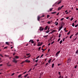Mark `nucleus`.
Here are the masks:
<instances>
[{"label":"nucleus","instance_id":"obj_1","mask_svg":"<svg viewBox=\"0 0 78 78\" xmlns=\"http://www.w3.org/2000/svg\"><path fill=\"white\" fill-rule=\"evenodd\" d=\"M44 16H45L44 15H43V16H42L41 17L39 16H38L37 20H38V21H39L40 18H41V17H44Z\"/></svg>","mask_w":78,"mask_h":78},{"label":"nucleus","instance_id":"obj_2","mask_svg":"<svg viewBox=\"0 0 78 78\" xmlns=\"http://www.w3.org/2000/svg\"><path fill=\"white\" fill-rule=\"evenodd\" d=\"M41 44H40V42H38V45H37V46L39 47V46H41V45H42V44H43V42H41Z\"/></svg>","mask_w":78,"mask_h":78},{"label":"nucleus","instance_id":"obj_3","mask_svg":"<svg viewBox=\"0 0 78 78\" xmlns=\"http://www.w3.org/2000/svg\"><path fill=\"white\" fill-rule=\"evenodd\" d=\"M60 52H61V51H58L56 54L55 55H56V57H57V56H58V54H59V53H60Z\"/></svg>","mask_w":78,"mask_h":78},{"label":"nucleus","instance_id":"obj_4","mask_svg":"<svg viewBox=\"0 0 78 78\" xmlns=\"http://www.w3.org/2000/svg\"><path fill=\"white\" fill-rule=\"evenodd\" d=\"M44 29V28L42 27H40V31H43Z\"/></svg>","mask_w":78,"mask_h":78},{"label":"nucleus","instance_id":"obj_5","mask_svg":"<svg viewBox=\"0 0 78 78\" xmlns=\"http://www.w3.org/2000/svg\"><path fill=\"white\" fill-rule=\"evenodd\" d=\"M13 60L12 61L13 62H15V63H17V61H16V58H13Z\"/></svg>","mask_w":78,"mask_h":78},{"label":"nucleus","instance_id":"obj_6","mask_svg":"<svg viewBox=\"0 0 78 78\" xmlns=\"http://www.w3.org/2000/svg\"><path fill=\"white\" fill-rule=\"evenodd\" d=\"M58 22L55 21V23H54V24H55L56 26H57L58 25Z\"/></svg>","mask_w":78,"mask_h":78},{"label":"nucleus","instance_id":"obj_7","mask_svg":"<svg viewBox=\"0 0 78 78\" xmlns=\"http://www.w3.org/2000/svg\"><path fill=\"white\" fill-rule=\"evenodd\" d=\"M55 32H56V30H52L51 34H52V33H55Z\"/></svg>","mask_w":78,"mask_h":78},{"label":"nucleus","instance_id":"obj_8","mask_svg":"<svg viewBox=\"0 0 78 78\" xmlns=\"http://www.w3.org/2000/svg\"><path fill=\"white\" fill-rule=\"evenodd\" d=\"M25 62H30V60H25Z\"/></svg>","mask_w":78,"mask_h":78},{"label":"nucleus","instance_id":"obj_9","mask_svg":"<svg viewBox=\"0 0 78 78\" xmlns=\"http://www.w3.org/2000/svg\"><path fill=\"white\" fill-rule=\"evenodd\" d=\"M9 64V62L6 63V64L7 65L8 67H9V66H11V65Z\"/></svg>","mask_w":78,"mask_h":78},{"label":"nucleus","instance_id":"obj_10","mask_svg":"<svg viewBox=\"0 0 78 78\" xmlns=\"http://www.w3.org/2000/svg\"><path fill=\"white\" fill-rule=\"evenodd\" d=\"M68 63H70V58H69L67 61Z\"/></svg>","mask_w":78,"mask_h":78},{"label":"nucleus","instance_id":"obj_11","mask_svg":"<svg viewBox=\"0 0 78 78\" xmlns=\"http://www.w3.org/2000/svg\"><path fill=\"white\" fill-rule=\"evenodd\" d=\"M48 28V26H46V27L44 28V30H47V28Z\"/></svg>","mask_w":78,"mask_h":78},{"label":"nucleus","instance_id":"obj_12","mask_svg":"<svg viewBox=\"0 0 78 78\" xmlns=\"http://www.w3.org/2000/svg\"><path fill=\"white\" fill-rule=\"evenodd\" d=\"M61 7H58V11H59V10H60V9H61Z\"/></svg>","mask_w":78,"mask_h":78},{"label":"nucleus","instance_id":"obj_13","mask_svg":"<svg viewBox=\"0 0 78 78\" xmlns=\"http://www.w3.org/2000/svg\"><path fill=\"white\" fill-rule=\"evenodd\" d=\"M48 36V35H44L43 36L44 37V39H46L45 38L46 37H47Z\"/></svg>","mask_w":78,"mask_h":78},{"label":"nucleus","instance_id":"obj_14","mask_svg":"<svg viewBox=\"0 0 78 78\" xmlns=\"http://www.w3.org/2000/svg\"><path fill=\"white\" fill-rule=\"evenodd\" d=\"M56 12H51V14H56Z\"/></svg>","mask_w":78,"mask_h":78},{"label":"nucleus","instance_id":"obj_15","mask_svg":"<svg viewBox=\"0 0 78 78\" xmlns=\"http://www.w3.org/2000/svg\"><path fill=\"white\" fill-rule=\"evenodd\" d=\"M16 59H19V57L18 56H16L15 57Z\"/></svg>","mask_w":78,"mask_h":78},{"label":"nucleus","instance_id":"obj_16","mask_svg":"<svg viewBox=\"0 0 78 78\" xmlns=\"http://www.w3.org/2000/svg\"><path fill=\"white\" fill-rule=\"evenodd\" d=\"M34 42L33 41V40H32L31 41V43L32 44H34Z\"/></svg>","mask_w":78,"mask_h":78},{"label":"nucleus","instance_id":"obj_17","mask_svg":"<svg viewBox=\"0 0 78 78\" xmlns=\"http://www.w3.org/2000/svg\"><path fill=\"white\" fill-rule=\"evenodd\" d=\"M51 59H50L48 61V63H50L51 62Z\"/></svg>","mask_w":78,"mask_h":78},{"label":"nucleus","instance_id":"obj_18","mask_svg":"<svg viewBox=\"0 0 78 78\" xmlns=\"http://www.w3.org/2000/svg\"><path fill=\"white\" fill-rule=\"evenodd\" d=\"M55 65V64L54 63H53L52 65V68H53V67H54V66Z\"/></svg>","mask_w":78,"mask_h":78},{"label":"nucleus","instance_id":"obj_19","mask_svg":"<svg viewBox=\"0 0 78 78\" xmlns=\"http://www.w3.org/2000/svg\"><path fill=\"white\" fill-rule=\"evenodd\" d=\"M62 40H61L60 41V44H62Z\"/></svg>","mask_w":78,"mask_h":78},{"label":"nucleus","instance_id":"obj_20","mask_svg":"<svg viewBox=\"0 0 78 78\" xmlns=\"http://www.w3.org/2000/svg\"><path fill=\"white\" fill-rule=\"evenodd\" d=\"M22 74L19 75L18 76V77L20 78V77H21V76H22Z\"/></svg>","mask_w":78,"mask_h":78},{"label":"nucleus","instance_id":"obj_21","mask_svg":"<svg viewBox=\"0 0 78 78\" xmlns=\"http://www.w3.org/2000/svg\"><path fill=\"white\" fill-rule=\"evenodd\" d=\"M28 74H27L26 75H25L24 76V78H26V77H27V76H28Z\"/></svg>","mask_w":78,"mask_h":78},{"label":"nucleus","instance_id":"obj_22","mask_svg":"<svg viewBox=\"0 0 78 78\" xmlns=\"http://www.w3.org/2000/svg\"><path fill=\"white\" fill-rule=\"evenodd\" d=\"M72 26L73 27H75V23H73Z\"/></svg>","mask_w":78,"mask_h":78},{"label":"nucleus","instance_id":"obj_23","mask_svg":"<svg viewBox=\"0 0 78 78\" xmlns=\"http://www.w3.org/2000/svg\"><path fill=\"white\" fill-rule=\"evenodd\" d=\"M37 64H38V63H37L36 64H35L34 66V67H35V66H37Z\"/></svg>","mask_w":78,"mask_h":78},{"label":"nucleus","instance_id":"obj_24","mask_svg":"<svg viewBox=\"0 0 78 78\" xmlns=\"http://www.w3.org/2000/svg\"><path fill=\"white\" fill-rule=\"evenodd\" d=\"M50 32L49 30H47L46 32V33H48Z\"/></svg>","mask_w":78,"mask_h":78},{"label":"nucleus","instance_id":"obj_25","mask_svg":"<svg viewBox=\"0 0 78 78\" xmlns=\"http://www.w3.org/2000/svg\"><path fill=\"white\" fill-rule=\"evenodd\" d=\"M61 3V1H60L58 3V5H59V4H60V3Z\"/></svg>","mask_w":78,"mask_h":78},{"label":"nucleus","instance_id":"obj_26","mask_svg":"<svg viewBox=\"0 0 78 78\" xmlns=\"http://www.w3.org/2000/svg\"><path fill=\"white\" fill-rule=\"evenodd\" d=\"M76 54H78V49L77 50V51L76 52Z\"/></svg>","mask_w":78,"mask_h":78},{"label":"nucleus","instance_id":"obj_27","mask_svg":"<svg viewBox=\"0 0 78 78\" xmlns=\"http://www.w3.org/2000/svg\"><path fill=\"white\" fill-rule=\"evenodd\" d=\"M31 70H32V68H31L29 70V71L28 72H30L31 71Z\"/></svg>","mask_w":78,"mask_h":78},{"label":"nucleus","instance_id":"obj_28","mask_svg":"<svg viewBox=\"0 0 78 78\" xmlns=\"http://www.w3.org/2000/svg\"><path fill=\"white\" fill-rule=\"evenodd\" d=\"M63 26H61L59 28L60 29H62V27H63Z\"/></svg>","mask_w":78,"mask_h":78},{"label":"nucleus","instance_id":"obj_29","mask_svg":"<svg viewBox=\"0 0 78 78\" xmlns=\"http://www.w3.org/2000/svg\"><path fill=\"white\" fill-rule=\"evenodd\" d=\"M4 49H7L8 48V47H5L4 48Z\"/></svg>","mask_w":78,"mask_h":78},{"label":"nucleus","instance_id":"obj_30","mask_svg":"<svg viewBox=\"0 0 78 78\" xmlns=\"http://www.w3.org/2000/svg\"><path fill=\"white\" fill-rule=\"evenodd\" d=\"M39 57H40V56H38L36 58V59H38V58H39Z\"/></svg>","mask_w":78,"mask_h":78},{"label":"nucleus","instance_id":"obj_31","mask_svg":"<svg viewBox=\"0 0 78 78\" xmlns=\"http://www.w3.org/2000/svg\"><path fill=\"white\" fill-rule=\"evenodd\" d=\"M53 8L50 9L49 10L50 11H52V9H53Z\"/></svg>","mask_w":78,"mask_h":78},{"label":"nucleus","instance_id":"obj_32","mask_svg":"<svg viewBox=\"0 0 78 78\" xmlns=\"http://www.w3.org/2000/svg\"><path fill=\"white\" fill-rule=\"evenodd\" d=\"M6 44H7V45H9V43L8 42H5Z\"/></svg>","mask_w":78,"mask_h":78},{"label":"nucleus","instance_id":"obj_33","mask_svg":"<svg viewBox=\"0 0 78 78\" xmlns=\"http://www.w3.org/2000/svg\"><path fill=\"white\" fill-rule=\"evenodd\" d=\"M61 36V34H59L58 36V37H60Z\"/></svg>","mask_w":78,"mask_h":78},{"label":"nucleus","instance_id":"obj_34","mask_svg":"<svg viewBox=\"0 0 78 78\" xmlns=\"http://www.w3.org/2000/svg\"><path fill=\"white\" fill-rule=\"evenodd\" d=\"M64 18H62L61 19V21H62V20H64Z\"/></svg>","mask_w":78,"mask_h":78},{"label":"nucleus","instance_id":"obj_35","mask_svg":"<svg viewBox=\"0 0 78 78\" xmlns=\"http://www.w3.org/2000/svg\"><path fill=\"white\" fill-rule=\"evenodd\" d=\"M70 31H69V32H68V33H67V35H69V34H70Z\"/></svg>","mask_w":78,"mask_h":78},{"label":"nucleus","instance_id":"obj_36","mask_svg":"<svg viewBox=\"0 0 78 78\" xmlns=\"http://www.w3.org/2000/svg\"><path fill=\"white\" fill-rule=\"evenodd\" d=\"M50 17V15H48L47 16V18H48L49 17Z\"/></svg>","mask_w":78,"mask_h":78},{"label":"nucleus","instance_id":"obj_37","mask_svg":"<svg viewBox=\"0 0 78 78\" xmlns=\"http://www.w3.org/2000/svg\"><path fill=\"white\" fill-rule=\"evenodd\" d=\"M73 18L72 17L71 19H70V20L71 21H72V20H73Z\"/></svg>","mask_w":78,"mask_h":78},{"label":"nucleus","instance_id":"obj_38","mask_svg":"<svg viewBox=\"0 0 78 78\" xmlns=\"http://www.w3.org/2000/svg\"><path fill=\"white\" fill-rule=\"evenodd\" d=\"M25 62V61H23L21 63V64H23V63H24Z\"/></svg>","mask_w":78,"mask_h":78},{"label":"nucleus","instance_id":"obj_39","mask_svg":"<svg viewBox=\"0 0 78 78\" xmlns=\"http://www.w3.org/2000/svg\"><path fill=\"white\" fill-rule=\"evenodd\" d=\"M44 56V54H42V55H41V56L40 58H42V56Z\"/></svg>","mask_w":78,"mask_h":78},{"label":"nucleus","instance_id":"obj_40","mask_svg":"<svg viewBox=\"0 0 78 78\" xmlns=\"http://www.w3.org/2000/svg\"><path fill=\"white\" fill-rule=\"evenodd\" d=\"M41 47H39V48L38 51H39V50H40V49H41Z\"/></svg>","mask_w":78,"mask_h":78},{"label":"nucleus","instance_id":"obj_41","mask_svg":"<svg viewBox=\"0 0 78 78\" xmlns=\"http://www.w3.org/2000/svg\"><path fill=\"white\" fill-rule=\"evenodd\" d=\"M47 23H48V24H50V21H48V22H47Z\"/></svg>","mask_w":78,"mask_h":78},{"label":"nucleus","instance_id":"obj_42","mask_svg":"<svg viewBox=\"0 0 78 78\" xmlns=\"http://www.w3.org/2000/svg\"><path fill=\"white\" fill-rule=\"evenodd\" d=\"M0 55L1 57H2V58H3V55H2V54H0Z\"/></svg>","mask_w":78,"mask_h":78},{"label":"nucleus","instance_id":"obj_43","mask_svg":"<svg viewBox=\"0 0 78 78\" xmlns=\"http://www.w3.org/2000/svg\"><path fill=\"white\" fill-rule=\"evenodd\" d=\"M76 40L74 39V40H72V42H74V41H75Z\"/></svg>","mask_w":78,"mask_h":78},{"label":"nucleus","instance_id":"obj_44","mask_svg":"<svg viewBox=\"0 0 78 78\" xmlns=\"http://www.w3.org/2000/svg\"><path fill=\"white\" fill-rule=\"evenodd\" d=\"M54 42H55V41H53L51 43V44H53L54 43Z\"/></svg>","mask_w":78,"mask_h":78},{"label":"nucleus","instance_id":"obj_45","mask_svg":"<svg viewBox=\"0 0 78 78\" xmlns=\"http://www.w3.org/2000/svg\"><path fill=\"white\" fill-rule=\"evenodd\" d=\"M14 74H15V73H13L12 74L11 76H13V75H14Z\"/></svg>","mask_w":78,"mask_h":78},{"label":"nucleus","instance_id":"obj_46","mask_svg":"<svg viewBox=\"0 0 78 78\" xmlns=\"http://www.w3.org/2000/svg\"><path fill=\"white\" fill-rule=\"evenodd\" d=\"M78 32L77 33H76L75 34V36H77V35H78Z\"/></svg>","mask_w":78,"mask_h":78},{"label":"nucleus","instance_id":"obj_47","mask_svg":"<svg viewBox=\"0 0 78 78\" xmlns=\"http://www.w3.org/2000/svg\"><path fill=\"white\" fill-rule=\"evenodd\" d=\"M78 27V24H77L75 25V27Z\"/></svg>","mask_w":78,"mask_h":78},{"label":"nucleus","instance_id":"obj_48","mask_svg":"<svg viewBox=\"0 0 78 78\" xmlns=\"http://www.w3.org/2000/svg\"><path fill=\"white\" fill-rule=\"evenodd\" d=\"M15 54H16V52H14V53H13V55L14 56V55H15Z\"/></svg>","mask_w":78,"mask_h":78},{"label":"nucleus","instance_id":"obj_49","mask_svg":"<svg viewBox=\"0 0 78 78\" xmlns=\"http://www.w3.org/2000/svg\"><path fill=\"white\" fill-rule=\"evenodd\" d=\"M26 55H27V56H29V55H30V53L27 54Z\"/></svg>","mask_w":78,"mask_h":78},{"label":"nucleus","instance_id":"obj_50","mask_svg":"<svg viewBox=\"0 0 78 78\" xmlns=\"http://www.w3.org/2000/svg\"><path fill=\"white\" fill-rule=\"evenodd\" d=\"M58 74H59V75H61V72H59L58 73Z\"/></svg>","mask_w":78,"mask_h":78},{"label":"nucleus","instance_id":"obj_51","mask_svg":"<svg viewBox=\"0 0 78 78\" xmlns=\"http://www.w3.org/2000/svg\"><path fill=\"white\" fill-rule=\"evenodd\" d=\"M63 7H64V5H62V6H61V8L62 9V8Z\"/></svg>","mask_w":78,"mask_h":78},{"label":"nucleus","instance_id":"obj_52","mask_svg":"<svg viewBox=\"0 0 78 78\" xmlns=\"http://www.w3.org/2000/svg\"><path fill=\"white\" fill-rule=\"evenodd\" d=\"M59 14V12H58L57 13V14L56 15L57 16H58V15Z\"/></svg>","mask_w":78,"mask_h":78},{"label":"nucleus","instance_id":"obj_53","mask_svg":"<svg viewBox=\"0 0 78 78\" xmlns=\"http://www.w3.org/2000/svg\"><path fill=\"white\" fill-rule=\"evenodd\" d=\"M3 66V64H1L0 65V67H1Z\"/></svg>","mask_w":78,"mask_h":78},{"label":"nucleus","instance_id":"obj_54","mask_svg":"<svg viewBox=\"0 0 78 78\" xmlns=\"http://www.w3.org/2000/svg\"><path fill=\"white\" fill-rule=\"evenodd\" d=\"M48 63H47L46 64L45 66H47V65H48Z\"/></svg>","mask_w":78,"mask_h":78},{"label":"nucleus","instance_id":"obj_55","mask_svg":"<svg viewBox=\"0 0 78 78\" xmlns=\"http://www.w3.org/2000/svg\"><path fill=\"white\" fill-rule=\"evenodd\" d=\"M64 31H66V28H65L64 29Z\"/></svg>","mask_w":78,"mask_h":78},{"label":"nucleus","instance_id":"obj_56","mask_svg":"<svg viewBox=\"0 0 78 78\" xmlns=\"http://www.w3.org/2000/svg\"><path fill=\"white\" fill-rule=\"evenodd\" d=\"M45 50L44 49V50H43L42 51V52H44V51H45Z\"/></svg>","mask_w":78,"mask_h":78},{"label":"nucleus","instance_id":"obj_57","mask_svg":"<svg viewBox=\"0 0 78 78\" xmlns=\"http://www.w3.org/2000/svg\"><path fill=\"white\" fill-rule=\"evenodd\" d=\"M69 17H67L66 18V19H69Z\"/></svg>","mask_w":78,"mask_h":78},{"label":"nucleus","instance_id":"obj_58","mask_svg":"<svg viewBox=\"0 0 78 78\" xmlns=\"http://www.w3.org/2000/svg\"><path fill=\"white\" fill-rule=\"evenodd\" d=\"M60 65H61V64H58V66H60Z\"/></svg>","mask_w":78,"mask_h":78},{"label":"nucleus","instance_id":"obj_59","mask_svg":"<svg viewBox=\"0 0 78 78\" xmlns=\"http://www.w3.org/2000/svg\"><path fill=\"white\" fill-rule=\"evenodd\" d=\"M47 58H45V61H47Z\"/></svg>","mask_w":78,"mask_h":78},{"label":"nucleus","instance_id":"obj_60","mask_svg":"<svg viewBox=\"0 0 78 78\" xmlns=\"http://www.w3.org/2000/svg\"><path fill=\"white\" fill-rule=\"evenodd\" d=\"M30 56H29L27 57V58H30Z\"/></svg>","mask_w":78,"mask_h":78},{"label":"nucleus","instance_id":"obj_61","mask_svg":"<svg viewBox=\"0 0 78 78\" xmlns=\"http://www.w3.org/2000/svg\"><path fill=\"white\" fill-rule=\"evenodd\" d=\"M37 61H38L37 60H36V61H35V62H37Z\"/></svg>","mask_w":78,"mask_h":78},{"label":"nucleus","instance_id":"obj_62","mask_svg":"<svg viewBox=\"0 0 78 78\" xmlns=\"http://www.w3.org/2000/svg\"><path fill=\"white\" fill-rule=\"evenodd\" d=\"M74 68H75V69H76V66H75L74 67Z\"/></svg>","mask_w":78,"mask_h":78},{"label":"nucleus","instance_id":"obj_63","mask_svg":"<svg viewBox=\"0 0 78 78\" xmlns=\"http://www.w3.org/2000/svg\"><path fill=\"white\" fill-rule=\"evenodd\" d=\"M50 44H51V43H49V44H48V45H50Z\"/></svg>","mask_w":78,"mask_h":78},{"label":"nucleus","instance_id":"obj_64","mask_svg":"<svg viewBox=\"0 0 78 78\" xmlns=\"http://www.w3.org/2000/svg\"><path fill=\"white\" fill-rule=\"evenodd\" d=\"M67 12V10H66L65 12Z\"/></svg>","mask_w":78,"mask_h":78}]
</instances>
